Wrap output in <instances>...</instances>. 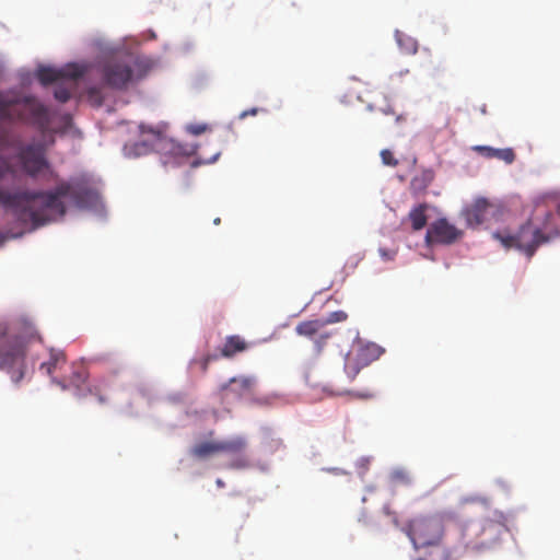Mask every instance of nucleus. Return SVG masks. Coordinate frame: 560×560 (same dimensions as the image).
Returning a JSON list of instances; mask_svg holds the SVG:
<instances>
[{"label": "nucleus", "mask_w": 560, "mask_h": 560, "mask_svg": "<svg viewBox=\"0 0 560 560\" xmlns=\"http://www.w3.org/2000/svg\"><path fill=\"white\" fill-rule=\"evenodd\" d=\"M329 337V334H323L319 335L318 338L315 340V348L317 353H319L323 350Z\"/></svg>", "instance_id": "obj_32"}, {"label": "nucleus", "mask_w": 560, "mask_h": 560, "mask_svg": "<svg viewBox=\"0 0 560 560\" xmlns=\"http://www.w3.org/2000/svg\"><path fill=\"white\" fill-rule=\"evenodd\" d=\"M434 179V172L430 168L421 170L410 180V191L417 196L423 194Z\"/></svg>", "instance_id": "obj_17"}, {"label": "nucleus", "mask_w": 560, "mask_h": 560, "mask_svg": "<svg viewBox=\"0 0 560 560\" xmlns=\"http://www.w3.org/2000/svg\"><path fill=\"white\" fill-rule=\"evenodd\" d=\"M325 327V323L322 319L305 320L298 324L295 331L300 336L313 338Z\"/></svg>", "instance_id": "obj_20"}, {"label": "nucleus", "mask_w": 560, "mask_h": 560, "mask_svg": "<svg viewBox=\"0 0 560 560\" xmlns=\"http://www.w3.org/2000/svg\"><path fill=\"white\" fill-rule=\"evenodd\" d=\"M139 129H140L142 135L151 133L155 140L160 139L162 137V132H163L161 128L148 127V126H145L143 124H141L139 126Z\"/></svg>", "instance_id": "obj_28"}, {"label": "nucleus", "mask_w": 560, "mask_h": 560, "mask_svg": "<svg viewBox=\"0 0 560 560\" xmlns=\"http://www.w3.org/2000/svg\"><path fill=\"white\" fill-rule=\"evenodd\" d=\"M330 471H332L334 474H337V472H339L340 470H339L338 468H332V469H330Z\"/></svg>", "instance_id": "obj_45"}, {"label": "nucleus", "mask_w": 560, "mask_h": 560, "mask_svg": "<svg viewBox=\"0 0 560 560\" xmlns=\"http://www.w3.org/2000/svg\"><path fill=\"white\" fill-rule=\"evenodd\" d=\"M560 236V206L550 210L536 203L533 213L515 233L502 230L493 233L505 249H516L530 259L537 249Z\"/></svg>", "instance_id": "obj_2"}, {"label": "nucleus", "mask_w": 560, "mask_h": 560, "mask_svg": "<svg viewBox=\"0 0 560 560\" xmlns=\"http://www.w3.org/2000/svg\"><path fill=\"white\" fill-rule=\"evenodd\" d=\"M462 231L451 224L445 218H441L432 222L425 233V244L450 245L462 236Z\"/></svg>", "instance_id": "obj_7"}, {"label": "nucleus", "mask_w": 560, "mask_h": 560, "mask_svg": "<svg viewBox=\"0 0 560 560\" xmlns=\"http://www.w3.org/2000/svg\"><path fill=\"white\" fill-rule=\"evenodd\" d=\"M217 453H220L219 442H203L191 450V454L198 458H206Z\"/></svg>", "instance_id": "obj_23"}, {"label": "nucleus", "mask_w": 560, "mask_h": 560, "mask_svg": "<svg viewBox=\"0 0 560 560\" xmlns=\"http://www.w3.org/2000/svg\"><path fill=\"white\" fill-rule=\"evenodd\" d=\"M184 153H185L186 155L194 154V153H195V149H191L190 151H185Z\"/></svg>", "instance_id": "obj_41"}, {"label": "nucleus", "mask_w": 560, "mask_h": 560, "mask_svg": "<svg viewBox=\"0 0 560 560\" xmlns=\"http://www.w3.org/2000/svg\"><path fill=\"white\" fill-rule=\"evenodd\" d=\"M42 342V337L31 324H23L10 331L7 324L0 323V370L5 372L14 384L25 376V354L28 347Z\"/></svg>", "instance_id": "obj_3"}, {"label": "nucleus", "mask_w": 560, "mask_h": 560, "mask_svg": "<svg viewBox=\"0 0 560 560\" xmlns=\"http://www.w3.org/2000/svg\"><path fill=\"white\" fill-rule=\"evenodd\" d=\"M220 222H221V219H220V218H217V219H214V221H213V223H214V224H217V225H218V224H220Z\"/></svg>", "instance_id": "obj_43"}, {"label": "nucleus", "mask_w": 560, "mask_h": 560, "mask_svg": "<svg viewBox=\"0 0 560 560\" xmlns=\"http://www.w3.org/2000/svg\"><path fill=\"white\" fill-rule=\"evenodd\" d=\"M264 110H265V109H262V108H257V107H253V108H250V109H246V110H244V112H242V113L240 114V119H244V118H246L247 116H255V115H257L259 112H264Z\"/></svg>", "instance_id": "obj_35"}, {"label": "nucleus", "mask_w": 560, "mask_h": 560, "mask_svg": "<svg viewBox=\"0 0 560 560\" xmlns=\"http://www.w3.org/2000/svg\"><path fill=\"white\" fill-rule=\"evenodd\" d=\"M14 147V140L9 128L0 122V149ZM16 170L10 164L8 159L0 156V180L8 175H14Z\"/></svg>", "instance_id": "obj_13"}, {"label": "nucleus", "mask_w": 560, "mask_h": 560, "mask_svg": "<svg viewBox=\"0 0 560 560\" xmlns=\"http://www.w3.org/2000/svg\"><path fill=\"white\" fill-rule=\"evenodd\" d=\"M255 385V377L242 375L230 378L220 389L224 393L223 398L232 396L235 399H242L254 394Z\"/></svg>", "instance_id": "obj_10"}, {"label": "nucleus", "mask_w": 560, "mask_h": 560, "mask_svg": "<svg viewBox=\"0 0 560 560\" xmlns=\"http://www.w3.org/2000/svg\"><path fill=\"white\" fill-rule=\"evenodd\" d=\"M415 548L433 547L427 558L417 560H448L450 552L441 546L444 528L439 516H416L404 528Z\"/></svg>", "instance_id": "obj_5"}, {"label": "nucleus", "mask_w": 560, "mask_h": 560, "mask_svg": "<svg viewBox=\"0 0 560 560\" xmlns=\"http://www.w3.org/2000/svg\"><path fill=\"white\" fill-rule=\"evenodd\" d=\"M493 206L485 198L476 199L470 206L466 207L463 215L470 228H476L483 223L487 213Z\"/></svg>", "instance_id": "obj_12"}, {"label": "nucleus", "mask_w": 560, "mask_h": 560, "mask_svg": "<svg viewBox=\"0 0 560 560\" xmlns=\"http://www.w3.org/2000/svg\"><path fill=\"white\" fill-rule=\"evenodd\" d=\"M380 155L384 165L395 167L399 163L394 153L388 149L382 150Z\"/></svg>", "instance_id": "obj_27"}, {"label": "nucleus", "mask_w": 560, "mask_h": 560, "mask_svg": "<svg viewBox=\"0 0 560 560\" xmlns=\"http://www.w3.org/2000/svg\"><path fill=\"white\" fill-rule=\"evenodd\" d=\"M248 349V343L238 335L228 336L225 341L220 349L221 355L226 359L233 358L240 352H244Z\"/></svg>", "instance_id": "obj_16"}, {"label": "nucleus", "mask_w": 560, "mask_h": 560, "mask_svg": "<svg viewBox=\"0 0 560 560\" xmlns=\"http://www.w3.org/2000/svg\"><path fill=\"white\" fill-rule=\"evenodd\" d=\"M77 79H62L60 80L54 91V96L60 103H66L70 100L72 90L75 86Z\"/></svg>", "instance_id": "obj_19"}, {"label": "nucleus", "mask_w": 560, "mask_h": 560, "mask_svg": "<svg viewBox=\"0 0 560 560\" xmlns=\"http://www.w3.org/2000/svg\"><path fill=\"white\" fill-rule=\"evenodd\" d=\"M0 120L21 121L36 127L42 132L49 129V109L33 96H8L0 92Z\"/></svg>", "instance_id": "obj_4"}, {"label": "nucleus", "mask_w": 560, "mask_h": 560, "mask_svg": "<svg viewBox=\"0 0 560 560\" xmlns=\"http://www.w3.org/2000/svg\"><path fill=\"white\" fill-rule=\"evenodd\" d=\"M395 476H396V477H399V478H401V479L404 478V474H402V472H397Z\"/></svg>", "instance_id": "obj_44"}, {"label": "nucleus", "mask_w": 560, "mask_h": 560, "mask_svg": "<svg viewBox=\"0 0 560 560\" xmlns=\"http://www.w3.org/2000/svg\"><path fill=\"white\" fill-rule=\"evenodd\" d=\"M65 197H69L78 208H84L95 201L96 194L83 184L68 182H61L48 191L11 192L0 187V205L13 209L18 220L25 225L31 224V230L61 219L67 211L62 201Z\"/></svg>", "instance_id": "obj_1"}, {"label": "nucleus", "mask_w": 560, "mask_h": 560, "mask_svg": "<svg viewBox=\"0 0 560 560\" xmlns=\"http://www.w3.org/2000/svg\"><path fill=\"white\" fill-rule=\"evenodd\" d=\"M429 209L428 203H420L416 207H413L409 213H408V220L411 222L412 231H420L422 230L427 223V211Z\"/></svg>", "instance_id": "obj_18"}, {"label": "nucleus", "mask_w": 560, "mask_h": 560, "mask_svg": "<svg viewBox=\"0 0 560 560\" xmlns=\"http://www.w3.org/2000/svg\"><path fill=\"white\" fill-rule=\"evenodd\" d=\"M187 131L194 136L203 133L208 127L205 124H190L186 127Z\"/></svg>", "instance_id": "obj_29"}, {"label": "nucleus", "mask_w": 560, "mask_h": 560, "mask_svg": "<svg viewBox=\"0 0 560 560\" xmlns=\"http://www.w3.org/2000/svg\"><path fill=\"white\" fill-rule=\"evenodd\" d=\"M98 400H100V402H104L105 401V399L102 396H100Z\"/></svg>", "instance_id": "obj_46"}, {"label": "nucleus", "mask_w": 560, "mask_h": 560, "mask_svg": "<svg viewBox=\"0 0 560 560\" xmlns=\"http://www.w3.org/2000/svg\"><path fill=\"white\" fill-rule=\"evenodd\" d=\"M248 465V460L243 458L237 460L236 463H233L231 466L234 468H244L247 467Z\"/></svg>", "instance_id": "obj_37"}, {"label": "nucleus", "mask_w": 560, "mask_h": 560, "mask_svg": "<svg viewBox=\"0 0 560 560\" xmlns=\"http://www.w3.org/2000/svg\"><path fill=\"white\" fill-rule=\"evenodd\" d=\"M67 365V357L63 350L56 349V348H49L48 349V359L43 361L39 366L38 371L51 377L52 382L57 384V381L60 377V373Z\"/></svg>", "instance_id": "obj_11"}, {"label": "nucleus", "mask_w": 560, "mask_h": 560, "mask_svg": "<svg viewBox=\"0 0 560 560\" xmlns=\"http://www.w3.org/2000/svg\"><path fill=\"white\" fill-rule=\"evenodd\" d=\"M246 447V441L242 436H236L226 441H219L220 452H225L230 454H240Z\"/></svg>", "instance_id": "obj_21"}, {"label": "nucleus", "mask_w": 560, "mask_h": 560, "mask_svg": "<svg viewBox=\"0 0 560 560\" xmlns=\"http://www.w3.org/2000/svg\"><path fill=\"white\" fill-rule=\"evenodd\" d=\"M345 371L351 380H353L360 372V366L357 363H351L350 360L346 362Z\"/></svg>", "instance_id": "obj_30"}, {"label": "nucleus", "mask_w": 560, "mask_h": 560, "mask_svg": "<svg viewBox=\"0 0 560 560\" xmlns=\"http://www.w3.org/2000/svg\"><path fill=\"white\" fill-rule=\"evenodd\" d=\"M472 150L486 159H498L506 164H512L515 160V152L511 148L494 149L488 145H475Z\"/></svg>", "instance_id": "obj_15"}, {"label": "nucleus", "mask_w": 560, "mask_h": 560, "mask_svg": "<svg viewBox=\"0 0 560 560\" xmlns=\"http://www.w3.org/2000/svg\"><path fill=\"white\" fill-rule=\"evenodd\" d=\"M135 77L133 67L125 61H112L104 66L103 78L113 89H125Z\"/></svg>", "instance_id": "obj_8"}, {"label": "nucleus", "mask_w": 560, "mask_h": 560, "mask_svg": "<svg viewBox=\"0 0 560 560\" xmlns=\"http://www.w3.org/2000/svg\"><path fill=\"white\" fill-rule=\"evenodd\" d=\"M305 381H306V383H307L311 387H314V388L322 387V389H323L324 392H326V390H327V387H326L322 382H316V381L311 380V373H307V374L305 375Z\"/></svg>", "instance_id": "obj_34"}, {"label": "nucleus", "mask_w": 560, "mask_h": 560, "mask_svg": "<svg viewBox=\"0 0 560 560\" xmlns=\"http://www.w3.org/2000/svg\"><path fill=\"white\" fill-rule=\"evenodd\" d=\"M88 100L95 106H101L103 101H104V96L102 94V91L100 88H96V86H92L88 90Z\"/></svg>", "instance_id": "obj_25"}, {"label": "nucleus", "mask_w": 560, "mask_h": 560, "mask_svg": "<svg viewBox=\"0 0 560 560\" xmlns=\"http://www.w3.org/2000/svg\"><path fill=\"white\" fill-rule=\"evenodd\" d=\"M221 152L218 151L215 152L211 158H208V159H203L202 160V163H213L218 160V158L220 156Z\"/></svg>", "instance_id": "obj_38"}, {"label": "nucleus", "mask_w": 560, "mask_h": 560, "mask_svg": "<svg viewBox=\"0 0 560 560\" xmlns=\"http://www.w3.org/2000/svg\"><path fill=\"white\" fill-rule=\"evenodd\" d=\"M83 73L84 70L74 63H69L62 68L39 67L37 79L43 85H47L58 83L62 79H79Z\"/></svg>", "instance_id": "obj_9"}, {"label": "nucleus", "mask_w": 560, "mask_h": 560, "mask_svg": "<svg viewBox=\"0 0 560 560\" xmlns=\"http://www.w3.org/2000/svg\"><path fill=\"white\" fill-rule=\"evenodd\" d=\"M380 252V255L381 257L386 260V261H390V260H394V258L396 257L397 255V249H388V248H383L381 247L378 249Z\"/></svg>", "instance_id": "obj_31"}, {"label": "nucleus", "mask_w": 560, "mask_h": 560, "mask_svg": "<svg viewBox=\"0 0 560 560\" xmlns=\"http://www.w3.org/2000/svg\"><path fill=\"white\" fill-rule=\"evenodd\" d=\"M217 485H218L219 487H223V486H224V483H223V481H222L221 479H218V480H217Z\"/></svg>", "instance_id": "obj_42"}, {"label": "nucleus", "mask_w": 560, "mask_h": 560, "mask_svg": "<svg viewBox=\"0 0 560 560\" xmlns=\"http://www.w3.org/2000/svg\"><path fill=\"white\" fill-rule=\"evenodd\" d=\"M348 318V314L343 311H335L328 314V316L322 322L325 323V326L328 324H335L345 322Z\"/></svg>", "instance_id": "obj_26"}, {"label": "nucleus", "mask_w": 560, "mask_h": 560, "mask_svg": "<svg viewBox=\"0 0 560 560\" xmlns=\"http://www.w3.org/2000/svg\"><path fill=\"white\" fill-rule=\"evenodd\" d=\"M384 113H385L386 115H393V116H395V112H393L392 109L385 110Z\"/></svg>", "instance_id": "obj_40"}, {"label": "nucleus", "mask_w": 560, "mask_h": 560, "mask_svg": "<svg viewBox=\"0 0 560 560\" xmlns=\"http://www.w3.org/2000/svg\"><path fill=\"white\" fill-rule=\"evenodd\" d=\"M383 350L381 347H378L375 343H368L364 347H362L359 351V359L361 362H363L364 365L369 364L370 362L377 360Z\"/></svg>", "instance_id": "obj_22"}, {"label": "nucleus", "mask_w": 560, "mask_h": 560, "mask_svg": "<svg viewBox=\"0 0 560 560\" xmlns=\"http://www.w3.org/2000/svg\"><path fill=\"white\" fill-rule=\"evenodd\" d=\"M209 361H210V358H207V359L205 360V362H203V364H202V370H203V371H207V368H208V363H209Z\"/></svg>", "instance_id": "obj_39"}, {"label": "nucleus", "mask_w": 560, "mask_h": 560, "mask_svg": "<svg viewBox=\"0 0 560 560\" xmlns=\"http://www.w3.org/2000/svg\"><path fill=\"white\" fill-rule=\"evenodd\" d=\"M14 159L20 171L31 178L56 179L58 177L47 159L44 143L36 142L19 147Z\"/></svg>", "instance_id": "obj_6"}, {"label": "nucleus", "mask_w": 560, "mask_h": 560, "mask_svg": "<svg viewBox=\"0 0 560 560\" xmlns=\"http://www.w3.org/2000/svg\"><path fill=\"white\" fill-rule=\"evenodd\" d=\"M397 43L400 48L407 54L417 52V42L410 37H405L399 32H396Z\"/></svg>", "instance_id": "obj_24"}, {"label": "nucleus", "mask_w": 560, "mask_h": 560, "mask_svg": "<svg viewBox=\"0 0 560 560\" xmlns=\"http://www.w3.org/2000/svg\"><path fill=\"white\" fill-rule=\"evenodd\" d=\"M501 526H502V524H500V523H493L492 521H486L482 526V529L485 530L488 527H495L497 532L499 533Z\"/></svg>", "instance_id": "obj_36"}, {"label": "nucleus", "mask_w": 560, "mask_h": 560, "mask_svg": "<svg viewBox=\"0 0 560 560\" xmlns=\"http://www.w3.org/2000/svg\"><path fill=\"white\" fill-rule=\"evenodd\" d=\"M86 378L88 373L83 366L72 365L71 373L60 375L59 380L57 381V384L62 389H68L69 387L73 386L80 390L82 385L85 384Z\"/></svg>", "instance_id": "obj_14"}, {"label": "nucleus", "mask_w": 560, "mask_h": 560, "mask_svg": "<svg viewBox=\"0 0 560 560\" xmlns=\"http://www.w3.org/2000/svg\"><path fill=\"white\" fill-rule=\"evenodd\" d=\"M135 154L140 155L150 151V145L147 142H137L133 144Z\"/></svg>", "instance_id": "obj_33"}]
</instances>
